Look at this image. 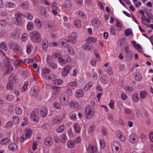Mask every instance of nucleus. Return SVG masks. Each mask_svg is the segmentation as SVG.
Here are the masks:
<instances>
[{
	"label": "nucleus",
	"mask_w": 153,
	"mask_h": 153,
	"mask_svg": "<svg viewBox=\"0 0 153 153\" xmlns=\"http://www.w3.org/2000/svg\"><path fill=\"white\" fill-rule=\"evenodd\" d=\"M141 19L142 20V23L145 25H146V23H149L150 22V20L149 19L147 18L145 15H142Z\"/></svg>",
	"instance_id": "473e14b6"
},
{
	"label": "nucleus",
	"mask_w": 153,
	"mask_h": 153,
	"mask_svg": "<svg viewBox=\"0 0 153 153\" xmlns=\"http://www.w3.org/2000/svg\"><path fill=\"white\" fill-rule=\"evenodd\" d=\"M133 52L132 51L126 53V59L127 60H131V57L132 56Z\"/></svg>",
	"instance_id": "a19ab883"
},
{
	"label": "nucleus",
	"mask_w": 153,
	"mask_h": 153,
	"mask_svg": "<svg viewBox=\"0 0 153 153\" xmlns=\"http://www.w3.org/2000/svg\"><path fill=\"white\" fill-rule=\"evenodd\" d=\"M12 118L13 121L15 124H16L19 123V119L17 116H13Z\"/></svg>",
	"instance_id": "6e6d98bb"
},
{
	"label": "nucleus",
	"mask_w": 153,
	"mask_h": 153,
	"mask_svg": "<svg viewBox=\"0 0 153 153\" xmlns=\"http://www.w3.org/2000/svg\"><path fill=\"white\" fill-rule=\"evenodd\" d=\"M68 94L67 92L62 93L60 98L61 103L65 105H68Z\"/></svg>",
	"instance_id": "0eeeda50"
},
{
	"label": "nucleus",
	"mask_w": 153,
	"mask_h": 153,
	"mask_svg": "<svg viewBox=\"0 0 153 153\" xmlns=\"http://www.w3.org/2000/svg\"><path fill=\"white\" fill-rule=\"evenodd\" d=\"M67 140V138L66 134H62L60 136V141L62 143H65Z\"/></svg>",
	"instance_id": "ea45409f"
},
{
	"label": "nucleus",
	"mask_w": 153,
	"mask_h": 153,
	"mask_svg": "<svg viewBox=\"0 0 153 153\" xmlns=\"http://www.w3.org/2000/svg\"><path fill=\"white\" fill-rule=\"evenodd\" d=\"M50 70L46 68H44L42 69V75L43 78L45 79H53L55 78V75L53 74H51L48 76V74L50 72Z\"/></svg>",
	"instance_id": "f03ea898"
},
{
	"label": "nucleus",
	"mask_w": 153,
	"mask_h": 153,
	"mask_svg": "<svg viewBox=\"0 0 153 153\" xmlns=\"http://www.w3.org/2000/svg\"><path fill=\"white\" fill-rule=\"evenodd\" d=\"M132 99L134 101L136 102L139 101L140 99L138 94H135L133 95Z\"/></svg>",
	"instance_id": "69168bd1"
},
{
	"label": "nucleus",
	"mask_w": 153,
	"mask_h": 153,
	"mask_svg": "<svg viewBox=\"0 0 153 153\" xmlns=\"http://www.w3.org/2000/svg\"><path fill=\"white\" fill-rule=\"evenodd\" d=\"M100 80L103 84H106L109 81V78L106 74L103 75L100 77Z\"/></svg>",
	"instance_id": "4be33fe9"
},
{
	"label": "nucleus",
	"mask_w": 153,
	"mask_h": 153,
	"mask_svg": "<svg viewBox=\"0 0 153 153\" xmlns=\"http://www.w3.org/2000/svg\"><path fill=\"white\" fill-rule=\"evenodd\" d=\"M24 17L30 20H32L33 19V15L29 13H26L25 14H23V18Z\"/></svg>",
	"instance_id": "37998d69"
},
{
	"label": "nucleus",
	"mask_w": 153,
	"mask_h": 153,
	"mask_svg": "<svg viewBox=\"0 0 153 153\" xmlns=\"http://www.w3.org/2000/svg\"><path fill=\"white\" fill-rule=\"evenodd\" d=\"M92 24L94 27L96 28H98L101 26L100 21L97 19H94L92 20Z\"/></svg>",
	"instance_id": "a211bd4d"
},
{
	"label": "nucleus",
	"mask_w": 153,
	"mask_h": 153,
	"mask_svg": "<svg viewBox=\"0 0 153 153\" xmlns=\"http://www.w3.org/2000/svg\"><path fill=\"white\" fill-rule=\"evenodd\" d=\"M30 93L31 96L35 98L38 97L39 92L38 90H36L35 88H33L31 89Z\"/></svg>",
	"instance_id": "aec40b11"
},
{
	"label": "nucleus",
	"mask_w": 153,
	"mask_h": 153,
	"mask_svg": "<svg viewBox=\"0 0 153 153\" xmlns=\"http://www.w3.org/2000/svg\"><path fill=\"white\" fill-rule=\"evenodd\" d=\"M82 49L84 51H88L94 49V47L92 45H90L88 42L84 44L82 47Z\"/></svg>",
	"instance_id": "f8f14e48"
},
{
	"label": "nucleus",
	"mask_w": 153,
	"mask_h": 153,
	"mask_svg": "<svg viewBox=\"0 0 153 153\" xmlns=\"http://www.w3.org/2000/svg\"><path fill=\"white\" fill-rule=\"evenodd\" d=\"M73 25L75 27L79 28L81 27V21L79 19L74 20L73 22Z\"/></svg>",
	"instance_id": "5701e85b"
},
{
	"label": "nucleus",
	"mask_w": 153,
	"mask_h": 153,
	"mask_svg": "<svg viewBox=\"0 0 153 153\" xmlns=\"http://www.w3.org/2000/svg\"><path fill=\"white\" fill-rule=\"evenodd\" d=\"M116 26L117 27L118 31H121L122 28V23L119 20H116Z\"/></svg>",
	"instance_id": "c9c22d12"
},
{
	"label": "nucleus",
	"mask_w": 153,
	"mask_h": 153,
	"mask_svg": "<svg viewBox=\"0 0 153 153\" xmlns=\"http://www.w3.org/2000/svg\"><path fill=\"white\" fill-rule=\"evenodd\" d=\"M29 36L31 40L36 42H39V39L41 37L40 33L36 30L31 32Z\"/></svg>",
	"instance_id": "7ed1b4c3"
},
{
	"label": "nucleus",
	"mask_w": 153,
	"mask_h": 153,
	"mask_svg": "<svg viewBox=\"0 0 153 153\" xmlns=\"http://www.w3.org/2000/svg\"><path fill=\"white\" fill-rule=\"evenodd\" d=\"M87 41L89 43L90 42L94 43L96 42L97 39L94 37H89L87 39Z\"/></svg>",
	"instance_id": "49530a36"
},
{
	"label": "nucleus",
	"mask_w": 153,
	"mask_h": 153,
	"mask_svg": "<svg viewBox=\"0 0 153 153\" xmlns=\"http://www.w3.org/2000/svg\"><path fill=\"white\" fill-rule=\"evenodd\" d=\"M34 26V24L32 22H28L26 26V28L28 30L31 31L32 30Z\"/></svg>",
	"instance_id": "4c0bfd02"
},
{
	"label": "nucleus",
	"mask_w": 153,
	"mask_h": 153,
	"mask_svg": "<svg viewBox=\"0 0 153 153\" xmlns=\"http://www.w3.org/2000/svg\"><path fill=\"white\" fill-rule=\"evenodd\" d=\"M69 117L74 120H75L76 119V114L74 112H70L69 114Z\"/></svg>",
	"instance_id": "3c124183"
},
{
	"label": "nucleus",
	"mask_w": 153,
	"mask_h": 153,
	"mask_svg": "<svg viewBox=\"0 0 153 153\" xmlns=\"http://www.w3.org/2000/svg\"><path fill=\"white\" fill-rule=\"evenodd\" d=\"M112 145L115 146V149L117 151H120V149L121 145L118 142H113Z\"/></svg>",
	"instance_id": "f704fd0d"
},
{
	"label": "nucleus",
	"mask_w": 153,
	"mask_h": 153,
	"mask_svg": "<svg viewBox=\"0 0 153 153\" xmlns=\"http://www.w3.org/2000/svg\"><path fill=\"white\" fill-rule=\"evenodd\" d=\"M62 119L60 117L56 116L52 120L53 123L54 124H59L62 121Z\"/></svg>",
	"instance_id": "2eb2a0df"
},
{
	"label": "nucleus",
	"mask_w": 153,
	"mask_h": 153,
	"mask_svg": "<svg viewBox=\"0 0 153 153\" xmlns=\"http://www.w3.org/2000/svg\"><path fill=\"white\" fill-rule=\"evenodd\" d=\"M21 33L20 30L16 28L10 33V36L13 39H16L19 38Z\"/></svg>",
	"instance_id": "423d86ee"
},
{
	"label": "nucleus",
	"mask_w": 153,
	"mask_h": 153,
	"mask_svg": "<svg viewBox=\"0 0 153 153\" xmlns=\"http://www.w3.org/2000/svg\"><path fill=\"white\" fill-rule=\"evenodd\" d=\"M25 135L26 137L28 138H30L31 133H32L31 131L29 129H27L25 130Z\"/></svg>",
	"instance_id": "de8ad7c7"
},
{
	"label": "nucleus",
	"mask_w": 153,
	"mask_h": 153,
	"mask_svg": "<svg viewBox=\"0 0 153 153\" xmlns=\"http://www.w3.org/2000/svg\"><path fill=\"white\" fill-rule=\"evenodd\" d=\"M93 83L92 82H89L84 88V89L85 91L90 90L93 85Z\"/></svg>",
	"instance_id": "09e8293b"
},
{
	"label": "nucleus",
	"mask_w": 153,
	"mask_h": 153,
	"mask_svg": "<svg viewBox=\"0 0 153 153\" xmlns=\"http://www.w3.org/2000/svg\"><path fill=\"white\" fill-rule=\"evenodd\" d=\"M79 106L78 103L75 101H72L70 102L69 107L71 108H76Z\"/></svg>",
	"instance_id": "e433bc0d"
},
{
	"label": "nucleus",
	"mask_w": 153,
	"mask_h": 153,
	"mask_svg": "<svg viewBox=\"0 0 153 153\" xmlns=\"http://www.w3.org/2000/svg\"><path fill=\"white\" fill-rule=\"evenodd\" d=\"M22 62H23V61L21 59L16 60L14 62V65L15 67H17L19 65V64Z\"/></svg>",
	"instance_id": "052dcab7"
},
{
	"label": "nucleus",
	"mask_w": 153,
	"mask_h": 153,
	"mask_svg": "<svg viewBox=\"0 0 153 153\" xmlns=\"http://www.w3.org/2000/svg\"><path fill=\"white\" fill-rule=\"evenodd\" d=\"M18 148V146L15 143H11L8 146V149L9 150L14 152Z\"/></svg>",
	"instance_id": "dca6fc26"
},
{
	"label": "nucleus",
	"mask_w": 153,
	"mask_h": 153,
	"mask_svg": "<svg viewBox=\"0 0 153 153\" xmlns=\"http://www.w3.org/2000/svg\"><path fill=\"white\" fill-rule=\"evenodd\" d=\"M10 142V140L8 138H5L2 139L0 141V144L1 145H6Z\"/></svg>",
	"instance_id": "c85d7f7f"
},
{
	"label": "nucleus",
	"mask_w": 153,
	"mask_h": 153,
	"mask_svg": "<svg viewBox=\"0 0 153 153\" xmlns=\"http://www.w3.org/2000/svg\"><path fill=\"white\" fill-rule=\"evenodd\" d=\"M84 94V92L82 90L79 89L76 91L75 96L76 97L80 98L83 96Z\"/></svg>",
	"instance_id": "b1692460"
},
{
	"label": "nucleus",
	"mask_w": 153,
	"mask_h": 153,
	"mask_svg": "<svg viewBox=\"0 0 153 153\" xmlns=\"http://www.w3.org/2000/svg\"><path fill=\"white\" fill-rule=\"evenodd\" d=\"M22 110L19 107H16L15 109V113L17 114L20 115L22 113Z\"/></svg>",
	"instance_id": "0e129e2a"
},
{
	"label": "nucleus",
	"mask_w": 153,
	"mask_h": 153,
	"mask_svg": "<svg viewBox=\"0 0 153 153\" xmlns=\"http://www.w3.org/2000/svg\"><path fill=\"white\" fill-rule=\"evenodd\" d=\"M44 144L47 146H51L53 144V140L51 137H48L44 140Z\"/></svg>",
	"instance_id": "4468645a"
},
{
	"label": "nucleus",
	"mask_w": 153,
	"mask_h": 153,
	"mask_svg": "<svg viewBox=\"0 0 153 153\" xmlns=\"http://www.w3.org/2000/svg\"><path fill=\"white\" fill-rule=\"evenodd\" d=\"M6 100L8 101H12L14 98L13 96L11 95L8 94L5 96Z\"/></svg>",
	"instance_id": "774afa93"
},
{
	"label": "nucleus",
	"mask_w": 153,
	"mask_h": 153,
	"mask_svg": "<svg viewBox=\"0 0 153 153\" xmlns=\"http://www.w3.org/2000/svg\"><path fill=\"white\" fill-rule=\"evenodd\" d=\"M21 6L23 9H27L29 7V4L27 2L25 1L21 3Z\"/></svg>",
	"instance_id": "13d9d810"
},
{
	"label": "nucleus",
	"mask_w": 153,
	"mask_h": 153,
	"mask_svg": "<svg viewBox=\"0 0 153 153\" xmlns=\"http://www.w3.org/2000/svg\"><path fill=\"white\" fill-rule=\"evenodd\" d=\"M61 90V88L60 87L55 86L52 87V94L54 96V98L56 97V96L59 93Z\"/></svg>",
	"instance_id": "1a4fd4ad"
},
{
	"label": "nucleus",
	"mask_w": 153,
	"mask_h": 153,
	"mask_svg": "<svg viewBox=\"0 0 153 153\" xmlns=\"http://www.w3.org/2000/svg\"><path fill=\"white\" fill-rule=\"evenodd\" d=\"M125 36H128L130 35H132L133 32L132 30L129 28L125 30L124 32Z\"/></svg>",
	"instance_id": "8fccbe9b"
},
{
	"label": "nucleus",
	"mask_w": 153,
	"mask_h": 153,
	"mask_svg": "<svg viewBox=\"0 0 153 153\" xmlns=\"http://www.w3.org/2000/svg\"><path fill=\"white\" fill-rule=\"evenodd\" d=\"M28 38V36L27 33H23L21 37V40L22 42L26 41Z\"/></svg>",
	"instance_id": "bf43d9fd"
},
{
	"label": "nucleus",
	"mask_w": 153,
	"mask_h": 153,
	"mask_svg": "<svg viewBox=\"0 0 153 153\" xmlns=\"http://www.w3.org/2000/svg\"><path fill=\"white\" fill-rule=\"evenodd\" d=\"M12 50L15 53L19 55H21L22 54V50L21 47L17 44H13L10 47Z\"/></svg>",
	"instance_id": "6e6552de"
},
{
	"label": "nucleus",
	"mask_w": 153,
	"mask_h": 153,
	"mask_svg": "<svg viewBox=\"0 0 153 153\" xmlns=\"http://www.w3.org/2000/svg\"><path fill=\"white\" fill-rule=\"evenodd\" d=\"M40 115L42 117H45L47 116L48 110L47 108H44L40 111Z\"/></svg>",
	"instance_id": "2f4dec72"
},
{
	"label": "nucleus",
	"mask_w": 153,
	"mask_h": 153,
	"mask_svg": "<svg viewBox=\"0 0 153 153\" xmlns=\"http://www.w3.org/2000/svg\"><path fill=\"white\" fill-rule=\"evenodd\" d=\"M13 68L11 65L8 64L5 67V70L7 73L10 72L13 70Z\"/></svg>",
	"instance_id": "a18cd8bd"
},
{
	"label": "nucleus",
	"mask_w": 153,
	"mask_h": 153,
	"mask_svg": "<svg viewBox=\"0 0 153 153\" xmlns=\"http://www.w3.org/2000/svg\"><path fill=\"white\" fill-rule=\"evenodd\" d=\"M65 129V126L62 125L58 127L56 129V131L58 133H62L63 131Z\"/></svg>",
	"instance_id": "c03bdc74"
},
{
	"label": "nucleus",
	"mask_w": 153,
	"mask_h": 153,
	"mask_svg": "<svg viewBox=\"0 0 153 153\" xmlns=\"http://www.w3.org/2000/svg\"><path fill=\"white\" fill-rule=\"evenodd\" d=\"M65 39H61L59 41V43H61V45L63 46L64 47H67L69 45L68 44L65 43Z\"/></svg>",
	"instance_id": "4d7b16f0"
},
{
	"label": "nucleus",
	"mask_w": 153,
	"mask_h": 153,
	"mask_svg": "<svg viewBox=\"0 0 153 153\" xmlns=\"http://www.w3.org/2000/svg\"><path fill=\"white\" fill-rule=\"evenodd\" d=\"M71 69V66L69 65H66L62 69V74L63 76L67 75L69 73Z\"/></svg>",
	"instance_id": "ddd939ff"
},
{
	"label": "nucleus",
	"mask_w": 153,
	"mask_h": 153,
	"mask_svg": "<svg viewBox=\"0 0 153 153\" xmlns=\"http://www.w3.org/2000/svg\"><path fill=\"white\" fill-rule=\"evenodd\" d=\"M117 137L119 139V140L121 141H124L126 138L125 136H123L121 132L120 131H117L116 132Z\"/></svg>",
	"instance_id": "393cba45"
},
{
	"label": "nucleus",
	"mask_w": 153,
	"mask_h": 153,
	"mask_svg": "<svg viewBox=\"0 0 153 153\" xmlns=\"http://www.w3.org/2000/svg\"><path fill=\"white\" fill-rule=\"evenodd\" d=\"M23 14L21 13L18 12L15 14V17L12 18V21L16 25L21 26L23 24L22 19Z\"/></svg>",
	"instance_id": "f257e3e1"
},
{
	"label": "nucleus",
	"mask_w": 153,
	"mask_h": 153,
	"mask_svg": "<svg viewBox=\"0 0 153 153\" xmlns=\"http://www.w3.org/2000/svg\"><path fill=\"white\" fill-rule=\"evenodd\" d=\"M67 48L69 54L72 55L74 53L75 51L72 47L69 45Z\"/></svg>",
	"instance_id": "864d4df0"
},
{
	"label": "nucleus",
	"mask_w": 153,
	"mask_h": 153,
	"mask_svg": "<svg viewBox=\"0 0 153 153\" xmlns=\"http://www.w3.org/2000/svg\"><path fill=\"white\" fill-rule=\"evenodd\" d=\"M77 37V34L75 33H72L70 34L69 37V40L72 44H74L76 43Z\"/></svg>",
	"instance_id": "9d476101"
},
{
	"label": "nucleus",
	"mask_w": 153,
	"mask_h": 153,
	"mask_svg": "<svg viewBox=\"0 0 153 153\" xmlns=\"http://www.w3.org/2000/svg\"><path fill=\"white\" fill-rule=\"evenodd\" d=\"M142 79L141 75L140 74L137 73L135 75V79L137 81H140Z\"/></svg>",
	"instance_id": "e2e57ef3"
},
{
	"label": "nucleus",
	"mask_w": 153,
	"mask_h": 153,
	"mask_svg": "<svg viewBox=\"0 0 153 153\" xmlns=\"http://www.w3.org/2000/svg\"><path fill=\"white\" fill-rule=\"evenodd\" d=\"M13 84L10 83V82H8L7 83L6 86V89L12 90H13Z\"/></svg>",
	"instance_id": "338daca9"
},
{
	"label": "nucleus",
	"mask_w": 153,
	"mask_h": 153,
	"mask_svg": "<svg viewBox=\"0 0 153 153\" xmlns=\"http://www.w3.org/2000/svg\"><path fill=\"white\" fill-rule=\"evenodd\" d=\"M74 127L75 132L79 134L80 133L81 130V128L79 124L78 123H75L74 125Z\"/></svg>",
	"instance_id": "72a5a7b5"
},
{
	"label": "nucleus",
	"mask_w": 153,
	"mask_h": 153,
	"mask_svg": "<svg viewBox=\"0 0 153 153\" xmlns=\"http://www.w3.org/2000/svg\"><path fill=\"white\" fill-rule=\"evenodd\" d=\"M35 25L37 29H40L42 27V23L40 20L36 18L34 19Z\"/></svg>",
	"instance_id": "9b49d317"
},
{
	"label": "nucleus",
	"mask_w": 153,
	"mask_h": 153,
	"mask_svg": "<svg viewBox=\"0 0 153 153\" xmlns=\"http://www.w3.org/2000/svg\"><path fill=\"white\" fill-rule=\"evenodd\" d=\"M64 8L65 10L69 11L71 9V2L70 1L67 0L65 1V4L64 5Z\"/></svg>",
	"instance_id": "f3484780"
},
{
	"label": "nucleus",
	"mask_w": 153,
	"mask_h": 153,
	"mask_svg": "<svg viewBox=\"0 0 153 153\" xmlns=\"http://www.w3.org/2000/svg\"><path fill=\"white\" fill-rule=\"evenodd\" d=\"M147 93L146 91L143 90L141 91L140 93V97L141 100L145 99L147 97Z\"/></svg>",
	"instance_id": "7c9ffc66"
},
{
	"label": "nucleus",
	"mask_w": 153,
	"mask_h": 153,
	"mask_svg": "<svg viewBox=\"0 0 153 153\" xmlns=\"http://www.w3.org/2000/svg\"><path fill=\"white\" fill-rule=\"evenodd\" d=\"M137 140L138 137L136 134H132L130 136V140L131 143H136L137 142Z\"/></svg>",
	"instance_id": "6ab92c4d"
},
{
	"label": "nucleus",
	"mask_w": 153,
	"mask_h": 153,
	"mask_svg": "<svg viewBox=\"0 0 153 153\" xmlns=\"http://www.w3.org/2000/svg\"><path fill=\"white\" fill-rule=\"evenodd\" d=\"M55 56L58 58V61L59 62L61 63L64 64H66L65 60L63 59L60 57V54L59 53H56L55 54Z\"/></svg>",
	"instance_id": "bb28decb"
},
{
	"label": "nucleus",
	"mask_w": 153,
	"mask_h": 153,
	"mask_svg": "<svg viewBox=\"0 0 153 153\" xmlns=\"http://www.w3.org/2000/svg\"><path fill=\"white\" fill-rule=\"evenodd\" d=\"M28 85V82H25L22 88V91L23 92H25L27 89Z\"/></svg>",
	"instance_id": "680f3d73"
},
{
	"label": "nucleus",
	"mask_w": 153,
	"mask_h": 153,
	"mask_svg": "<svg viewBox=\"0 0 153 153\" xmlns=\"http://www.w3.org/2000/svg\"><path fill=\"white\" fill-rule=\"evenodd\" d=\"M67 146L69 148H72L75 146V144L74 141L71 140H68L67 142Z\"/></svg>",
	"instance_id": "79ce46f5"
},
{
	"label": "nucleus",
	"mask_w": 153,
	"mask_h": 153,
	"mask_svg": "<svg viewBox=\"0 0 153 153\" xmlns=\"http://www.w3.org/2000/svg\"><path fill=\"white\" fill-rule=\"evenodd\" d=\"M40 111L39 109H36L31 112L30 115V118L31 120L34 122H38L39 121L38 114Z\"/></svg>",
	"instance_id": "39448f33"
},
{
	"label": "nucleus",
	"mask_w": 153,
	"mask_h": 153,
	"mask_svg": "<svg viewBox=\"0 0 153 153\" xmlns=\"http://www.w3.org/2000/svg\"><path fill=\"white\" fill-rule=\"evenodd\" d=\"M99 143L100 148L101 149H103L105 146V142L104 139L99 140Z\"/></svg>",
	"instance_id": "5fc2aeb1"
},
{
	"label": "nucleus",
	"mask_w": 153,
	"mask_h": 153,
	"mask_svg": "<svg viewBox=\"0 0 153 153\" xmlns=\"http://www.w3.org/2000/svg\"><path fill=\"white\" fill-rule=\"evenodd\" d=\"M97 150V149L95 146L91 145L89 146L87 150L89 153H94Z\"/></svg>",
	"instance_id": "cd10ccee"
},
{
	"label": "nucleus",
	"mask_w": 153,
	"mask_h": 153,
	"mask_svg": "<svg viewBox=\"0 0 153 153\" xmlns=\"http://www.w3.org/2000/svg\"><path fill=\"white\" fill-rule=\"evenodd\" d=\"M48 40L47 39H44L42 41V48L44 50H46L48 46Z\"/></svg>",
	"instance_id": "a878e982"
},
{
	"label": "nucleus",
	"mask_w": 153,
	"mask_h": 153,
	"mask_svg": "<svg viewBox=\"0 0 153 153\" xmlns=\"http://www.w3.org/2000/svg\"><path fill=\"white\" fill-rule=\"evenodd\" d=\"M76 15L83 19H85L87 17L86 15L82 11H81L79 10L76 12Z\"/></svg>",
	"instance_id": "58836bf2"
},
{
	"label": "nucleus",
	"mask_w": 153,
	"mask_h": 153,
	"mask_svg": "<svg viewBox=\"0 0 153 153\" xmlns=\"http://www.w3.org/2000/svg\"><path fill=\"white\" fill-rule=\"evenodd\" d=\"M5 6L7 7L12 8L16 7V4L12 2L7 1L5 3Z\"/></svg>",
	"instance_id": "c756f323"
},
{
	"label": "nucleus",
	"mask_w": 153,
	"mask_h": 153,
	"mask_svg": "<svg viewBox=\"0 0 153 153\" xmlns=\"http://www.w3.org/2000/svg\"><path fill=\"white\" fill-rule=\"evenodd\" d=\"M32 45L30 44H28L26 46V52L28 54H30L32 50Z\"/></svg>",
	"instance_id": "603ef678"
},
{
	"label": "nucleus",
	"mask_w": 153,
	"mask_h": 153,
	"mask_svg": "<svg viewBox=\"0 0 153 153\" xmlns=\"http://www.w3.org/2000/svg\"><path fill=\"white\" fill-rule=\"evenodd\" d=\"M94 110L90 106H87L85 108V114L87 119H89L94 116Z\"/></svg>",
	"instance_id": "20e7f679"
},
{
	"label": "nucleus",
	"mask_w": 153,
	"mask_h": 153,
	"mask_svg": "<svg viewBox=\"0 0 153 153\" xmlns=\"http://www.w3.org/2000/svg\"><path fill=\"white\" fill-rule=\"evenodd\" d=\"M17 78L14 74H11L9 77V82L12 84H14L17 82Z\"/></svg>",
	"instance_id": "412c9836"
}]
</instances>
